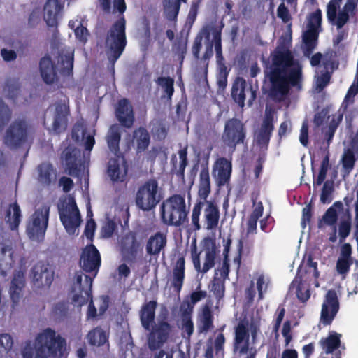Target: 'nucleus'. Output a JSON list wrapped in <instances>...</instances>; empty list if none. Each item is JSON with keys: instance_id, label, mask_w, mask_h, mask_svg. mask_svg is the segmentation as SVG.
<instances>
[{"instance_id": "obj_16", "label": "nucleus", "mask_w": 358, "mask_h": 358, "mask_svg": "<svg viewBox=\"0 0 358 358\" xmlns=\"http://www.w3.org/2000/svg\"><path fill=\"white\" fill-rule=\"evenodd\" d=\"M274 130V111L266 109L265 116L255 136L256 144L261 148H267Z\"/></svg>"}, {"instance_id": "obj_54", "label": "nucleus", "mask_w": 358, "mask_h": 358, "mask_svg": "<svg viewBox=\"0 0 358 358\" xmlns=\"http://www.w3.org/2000/svg\"><path fill=\"white\" fill-rule=\"evenodd\" d=\"M341 0H331L327 4V17L329 22L334 24Z\"/></svg>"}, {"instance_id": "obj_19", "label": "nucleus", "mask_w": 358, "mask_h": 358, "mask_svg": "<svg viewBox=\"0 0 358 358\" xmlns=\"http://www.w3.org/2000/svg\"><path fill=\"white\" fill-rule=\"evenodd\" d=\"M37 181L44 188L49 189L55 185L57 180V169L50 162H44L38 165Z\"/></svg>"}, {"instance_id": "obj_21", "label": "nucleus", "mask_w": 358, "mask_h": 358, "mask_svg": "<svg viewBox=\"0 0 358 358\" xmlns=\"http://www.w3.org/2000/svg\"><path fill=\"white\" fill-rule=\"evenodd\" d=\"M69 107L65 103H57L52 129L54 133L59 134L64 132L68 126Z\"/></svg>"}, {"instance_id": "obj_51", "label": "nucleus", "mask_w": 358, "mask_h": 358, "mask_svg": "<svg viewBox=\"0 0 358 358\" xmlns=\"http://www.w3.org/2000/svg\"><path fill=\"white\" fill-rule=\"evenodd\" d=\"M329 152H327L321 162L319 173L317 175L316 180L314 181V185L320 186L324 182L329 169Z\"/></svg>"}, {"instance_id": "obj_44", "label": "nucleus", "mask_w": 358, "mask_h": 358, "mask_svg": "<svg viewBox=\"0 0 358 358\" xmlns=\"http://www.w3.org/2000/svg\"><path fill=\"white\" fill-rule=\"evenodd\" d=\"M356 159L355 154L352 148H348L344 150L341 163L345 174L348 175L352 171Z\"/></svg>"}, {"instance_id": "obj_30", "label": "nucleus", "mask_w": 358, "mask_h": 358, "mask_svg": "<svg viewBox=\"0 0 358 358\" xmlns=\"http://www.w3.org/2000/svg\"><path fill=\"white\" fill-rule=\"evenodd\" d=\"M341 334L336 333L335 331L329 332V335L326 338H322L319 343L323 350V351L326 354H332V358L334 357V355L340 352V350H337L341 346Z\"/></svg>"}, {"instance_id": "obj_18", "label": "nucleus", "mask_w": 358, "mask_h": 358, "mask_svg": "<svg viewBox=\"0 0 358 358\" xmlns=\"http://www.w3.org/2000/svg\"><path fill=\"white\" fill-rule=\"evenodd\" d=\"M128 164L123 155H115L109 159L107 173L113 182H123L128 173Z\"/></svg>"}, {"instance_id": "obj_26", "label": "nucleus", "mask_w": 358, "mask_h": 358, "mask_svg": "<svg viewBox=\"0 0 358 358\" xmlns=\"http://www.w3.org/2000/svg\"><path fill=\"white\" fill-rule=\"evenodd\" d=\"M188 146L186 145L183 148L178 150L179 164H177V158L176 155H173L171 158V173L175 174L179 179L185 180V171L188 164L187 152Z\"/></svg>"}, {"instance_id": "obj_5", "label": "nucleus", "mask_w": 358, "mask_h": 358, "mask_svg": "<svg viewBox=\"0 0 358 358\" xmlns=\"http://www.w3.org/2000/svg\"><path fill=\"white\" fill-rule=\"evenodd\" d=\"M106 53L109 62L114 65L127 45L126 20L124 17L116 20L106 37Z\"/></svg>"}, {"instance_id": "obj_57", "label": "nucleus", "mask_w": 358, "mask_h": 358, "mask_svg": "<svg viewBox=\"0 0 358 358\" xmlns=\"http://www.w3.org/2000/svg\"><path fill=\"white\" fill-rule=\"evenodd\" d=\"M11 117V111L8 106L0 99V129L8 122Z\"/></svg>"}, {"instance_id": "obj_58", "label": "nucleus", "mask_w": 358, "mask_h": 358, "mask_svg": "<svg viewBox=\"0 0 358 358\" xmlns=\"http://www.w3.org/2000/svg\"><path fill=\"white\" fill-rule=\"evenodd\" d=\"M358 94V81L357 80V83H353L351 86L348 90V92L345 94L344 100L343 101L342 106H345V108H347L348 104H352L354 103V97Z\"/></svg>"}, {"instance_id": "obj_61", "label": "nucleus", "mask_w": 358, "mask_h": 358, "mask_svg": "<svg viewBox=\"0 0 358 358\" xmlns=\"http://www.w3.org/2000/svg\"><path fill=\"white\" fill-rule=\"evenodd\" d=\"M285 1H282L278 7L277 16L284 23H287L292 20V16L288 8L285 6Z\"/></svg>"}, {"instance_id": "obj_36", "label": "nucleus", "mask_w": 358, "mask_h": 358, "mask_svg": "<svg viewBox=\"0 0 358 358\" xmlns=\"http://www.w3.org/2000/svg\"><path fill=\"white\" fill-rule=\"evenodd\" d=\"M133 140L136 145L138 153L146 150L150 143V135L146 128L140 127L133 132Z\"/></svg>"}, {"instance_id": "obj_25", "label": "nucleus", "mask_w": 358, "mask_h": 358, "mask_svg": "<svg viewBox=\"0 0 358 358\" xmlns=\"http://www.w3.org/2000/svg\"><path fill=\"white\" fill-rule=\"evenodd\" d=\"M249 338L248 329L244 324L239 323L235 329L234 346L236 350H238L241 355L248 352L250 346Z\"/></svg>"}, {"instance_id": "obj_2", "label": "nucleus", "mask_w": 358, "mask_h": 358, "mask_svg": "<svg viewBox=\"0 0 358 358\" xmlns=\"http://www.w3.org/2000/svg\"><path fill=\"white\" fill-rule=\"evenodd\" d=\"M156 301L145 302L139 311L141 326L148 331L147 345L150 351L161 349L173 336L175 327L168 319L169 312L166 308L155 320Z\"/></svg>"}, {"instance_id": "obj_17", "label": "nucleus", "mask_w": 358, "mask_h": 358, "mask_svg": "<svg viewBox=\"0 0 358 358\" xmlns=\"http://www.w3.org/2000/svg\"><path fill=\"white\" fill-rule=\"evenodd\" d=\"M212 173L215 178L218 187H221L228 185L232 173L231 159L224 157L217 158L213 166Z\"/></svg>"}, {"instance_id": "obj_47", "label": "nucleus", "mask_w": 358, "mask_h": 358, "mask_svg": "<svg viewBox=\"0 0 358 358\" xmlns=\"http://www.w3.org/2000/svg\"><path fill=\"white\" fill-rule=\"evenodd\" d=\"M204 205L205 203L202 201H197L194 205L191 215L192 225L194 231H199L201 229L200 216Z\"/></svg>"}, {"instance_id": "obj_56", "label": "nucleus", "mask_w": 358, "mask_h": 358, "mask_svg": "<svg viewBox=\"0 0 358 358\" xmlns=\"http://www.w3.org/2000/svg\"><path fill=\"white\" fill-rule=\"evenodd\" d=\"M76 38L82 44H85L87 41L90 32L88 29L79 22V25L74 29Z\"/></svg>"}, {"instance_id": "obj_59", "label": "nucleus", "mask_w": 358, "mask_h": 358, "mask_svg": "<svg viewBox=\"0 0 358 358\" xmlns=\"http://www.w3.org/2000/svg\"><path fill=\"white\" fill-rule=\"evenodd\" d=\"M322 22V12L320 9L316 10L315 12L310 15L308 23V28H313L318 30L320 27Z\"/></svg>"}, {"instance_id": "obj_1", "label": "nucleus", "mask_w": 358, "mask_h": 358, "mask_svg": "<svg viewBox=\"0 0 358 358\" xmlns=\"http://www.w3.org/2000/svg\"><path fill=\"white\" fill-rule=\"evenodd\" d=\"M265 78L270 83L269 97L278 102L285 101L292 87L301 89L303 82L302 66L289 49L277 48Z\"/></svg>"}, {"instance_id": "obj_64", "label": "nucleus", "mask_w": 358, "mask_h": 358, "mask_svg": "<svg viewBox=\"0 0 358 358\" xmlns=\"http://www.w3.org/2000/svg\"><path fill=\"white\" fill-rule=\"evenodd\" d=\"M338 215L335 208L330 207L323 216L324 221L328 225H334L337 221Z\"/></svg>"}, {"instance_id": "obj_11", "label": "nucleus", "mask_w": 358, "mask_h": 358, "mask_svg": "<svg viewBox=\"0 0 358 358\" xmlns=\"http://www.w3.org/2000/svg\"><path fill=\"white\" fill-rule=\"evenodd\" d=\"M246 92L249 93L248 104L250 106L257 98V90L252 85H248L243 77H236L232 84L231 95L234 101L241 108L245 106Z\"/></svg>"}, {"instance_id": "obj_22", "label": "nucleus", "mask_w": 358, "mask_h": 358, "mask_svg": "<svg viewBox=\"0 0 358 358\" xmlns=\"http://www.w3.org/2000/svg\"><path fill=\"white\" fill-rule=\"evenodd\" d=\"M203 201L205 203L203 207L205 228L207 230L215 229L220 217L219 207L214 201L203 199Z\"/></svg>"}, {"instance_id": "obj_27", "label": "nucleus", "mask_w": 358, "mask_h": 358, "mask_svg": "<svg viewBox=\"0 0 358 358\" xmlns=\"http://www.w3.org/2000/svg\"><path fill=\"white\" fill-rule=\"evenodd\" d=\"M63 8L58 0H47L44 6V20L50 27H57L58 15Z\"/></svg>"}, {"instance_id": "obj_13", "label": "nucleus", "mask_w": 358, "mask_h": 358, "mask_svg": "<svg viewBox=\"0 0 358 358\" xmlns=\"http://www.w3.org/2000/svg\"><path fill=\"white\" fill-rule=\"evenodd\" d=\"M340 308L339 301L334 289L327 291L320 313V322L323 326L331 325Z\"/></svg>"}, {"instance_id": "obj_8", "label": "nucleus", "mask_w": 358, "mask_h": 358, "mask_svg": "<svg viewBox=\"0 0 358 358\" xmlns=\"http://www.w3.org/2000/svg\"><path fill=\"white\" fill-rule=\"evenodd\" d=\"M158 188V182L154 178L148 180L140 186L135 196L137 207L143 211L155 208L161 200Z\"/></svg>"}, {"instance_id": "obj_52", "label": "nucleus", "mask_w": 358, "mask_h": 358, "mask_svg": "<svg viewBox=\"0 0 358 358\" xmlns=\"http://www.w3.org/2000/svg\"><path fill=\"white\" fill-rule=\"evenodd\" d=\"M13 340L8 334H0V358L3 354L8 353L13 348Z\"/></svg>"}, {"instance_id": "obj_43", "label": "nucleus", "mask_w": 358, "mask_h": 358, "mask_svg": "<svg viewBox=\"0 0 358 358\" xmlns=\"http://www.w3.org/2000/svg\"><path fill=\"white\" fill-rule=\"evenodd\" d=\"M319 36V30L308 28L303 34V42L306 51L310 53L315 48Z\"/></svg>"}, {"instance_id": "obj_35", "label": "nucleus", "mask_w": 358, "mask_h": 358, "mask_svg": "<svg viewBox=\"0 0 358 358\" xmlns=\"http://www.w3.org/2000/svg\"><path fill=\"white\" fill-rule=\"evenodd\" d=\"M22 213L20 206L17 202L9 205L6 212V222L11 231H18L21 222Z\"/></svg>"}, {"instance_id": "obj_15", "label": "nucleus", "mask_w": 358, "mask_h": 358, "mask_svg": "<svg viewBox=\"0 0 358 358\" xmlns=\"http://www.w3.org/2000/svg\"><path fill=\"white\" fill-rule=\"evenodd\" d=\"M274 130V111L266 109L265 116L255 136L256 144L261 148H267Z\"/></svg>"}, {"instance_id": "obj_49", "label": "nucleus", "mask_w": 358, "mask_h": 358, "mask_svg": "<svg viewBox=\"0 0 358 358\" xmlns=\"http://www.w3.org/2000/svg\"><path fill=\"white\" fill-rule=\"evenodd\" d=\"M351 215L349 210H348L346 219L341 220L338 225L340 243L344 242L346 238L350 235L351 231Z\"/></svg>"}, {"instance_id": "obj_39", "label": "nucleus", "mask_w": 358, "mask_h": 358, "mask_svg": "<svg viewBox=\"0 0 358 358\" xmlns=\"http://www.w3.org/2000/svg\"><path fill=\"white\" fill-rule=\"evenodd\" d=\"M65 166L67 173L69 176L77 177L80 173V163L76 155L71 151H67L64 154Z\"/></svg>"}, {"instance_id": "obj_34", "label": "nucleus", "mask_w": 358, "mask_h": 358, "mask_svg": "<svg viewBox=\"0 0 358 358\" xmlns=\"http://www.w3.org/2000/svg\"><path fill=\"white\" fill-rule=\"evenodd\" d=\"M210 193V178L208 160L201 164L199 173V194L203 199H206Z\"/></svg>"}, {"instance_id": "obj_38", "label": "nucleus", "mask_w": 358, "mask_h": 358, "mask_svg": "<svg viewBox=\"0 0 358 358\" xmlns=\"http://www.w3.org/2000/svg\"><path fill=\"white\" fill-rule=\"evenodd\" d=\"M254 205H255V207L250 215L246 224L248 234L257 233V221L262 216L264 213V206L262 201H259L257 203L254 201Z\"/></svg>"}, {"instance_id": "obj_55", "label": "nucleus", "mask_w": 358, "mask_h": 358, "mask_svg": "<svg viewBox=\"0 0 358 358\" xmlns=\"http://www.w3.org/2000/svg\"><path fill=\"white\" fill-rule=\"evenodd\" d=\"M334 191V182L330 180L324 182L321 195L320 201L322 203H329L331 201V194Z\"/></svg>"}, {"instance_id": "obj_24", "label": "nucleus", "mask_w": 358, "mask_h": 358, "mask_svg": "<svg viewBox=\"0 0 358 358\" xmlns=\"http://www.w3.org/2000/svg\"><path fill=\"white\" fill-rule=\"evenodd\" d=\"M40 73L43 80L48 85L57 80L56 66L49 55L42 57L39 62Z\"/></svg>"}, {"instance_id": "obj_48", "label": "nucleus", "mask_w": 358, "mask_h": 358, "mask_svg": "<svg viewBox=\"0 0 358 358\" xmlns=\"http://www.w3.org/2000/svg\"><path fill=\"white\" fill-rule=\"evenodd\" d=\"M156 83L162 87L167 98L171 99L174 93V79L169 76H160L155 80Z\"/></svg>"}, {"instance_id": "obj_33", "label": "nucleus", "mask_w": 358, "mask_h": 358, "mask_svg": "<svg viewBox=\"0 0 358 358\" xmlns=\"http://www.w3.org/2000/svg\"><path fill=\"white\" fill-rule=\"evenodd\" d=\"M121 245L123 252L131 258H135L140 246L137 241L136 234L134 231H129L122 238Z\"/></svg>"}, {"instance_id": "obj_31", "label": "nucleus", "mask_w": 358, "mask_h": 358, "mask_svg": "<svg viewBox=\"0 0 358 358\" xmlns=\"http://www.w3.org/2000/svg\"><path fill=\"white\" fill-rule=\"evenodd\" d=\"M121 132L120 127L114 124L110 127L106 137L108 148L115 155H122L120 151Z\"/></svg>"}, {"instance_id": "obj_9", "label": "nucleus", "mask_w": 358, "mask_h": 358, "mask_svg": "<svg viewBox=\"0 0 358 358\" xmlns=\"http://www.w3.org/2000/svg\"><path fill=\"white\" fill-rule=\"evenodd\" d=\"M50 206L44 204L36 209L31 215V221L27 226V231L29 238L32 240L41 241L48 227L49 220Z\"/></svg>"}, {"instance_id": "obj_41", "label": "nucleus", "mask_w": 358, "mask_h": 358, "mask_svg": "<svg viewBox=\"0 0 358 358\" xmlns=\"http://www.w3.org/2000/svg\"><path fill=\"white\" fill-rule=\"evenodd\" d=\"M58 64L59 66V73L62 76H72L73 68V52H70L66 55H59Z\"/></svg>"}, {"instance_id": "obj_14", "label": "nucleus", "mask_w": 358, "mask_h": 358, "mask_svg": "<svg viewBox=\"0 0 358 358\" xmlns=\"http://www.w3.org/2000/svg\"><path fill=\"white\" fill-rule=\"evenodd\" d=\"M33 285L36 288H49L54 280L55 272L48 263L38 262L31 270Z\"/></svg>"}, {"instance_id": "obj_60", "label": "nucleus", "mask_w": 358, "mask_h": 358, "mask_svg": "<svg viewBox=\"0 0 358 358\" xmlns=\"http://www.w3.org/2000/svg\"><path fill=\"white\" fill-rule=\"evenodd\" d=\"M352 264V259L338 258L336 262L337 272L341 275H346L349 272Z\"/></svg>"}, {"instance_id": "obj_6", "label": "nucleus", "mask_w": 358, "mask_h": 358, "mask_svg": "<svg viewBox=\"0 0 358 358\" xmlns=\"http://www.w3.org/2000/svg\"><path fill=\"white\" fill-rule=\"evenodd\" d=\"M31 132V126L25 119H17L6 129L4 143L11 149L20 148L28 142Z\"/></svg>"}, {"instance_id": "obj_53", "label": "nucleus", "mask_w": 358, "mask_h": 358, "mask_svg": "<svg viewBox=\"0 0 358 358\" xmlns=\"http://www.w3.org/2000/svg\"><path fill=\"white\" fill-rule=\"evenodd\" d=\"M215 249L214 247L207 248L206 251L205 262L201 272L205 273L212 268L215 265Z\"/></svg>"}, {"instance_id": "obj_4", "label": "nucleus", "mask_w": 358, "mask_h": 358, "mask_svg": "<svg viewBox=\"0 0 358 358\" xmlns=\"http://www.w3.org/2000/svg\"><path fill=\"white\" fill-rule=\"evenodd\" d=\"M162 222L169 226L180 227L188 222L185 197L173 194L164 201L160 207Z\"/></svg>"}, {"instance_id": "obj_63", "label": "nucleus", "mask_w": 358, "mask_h": 358, "mask_svg": "<svg viewBox=\"0 0 358 358\" xmlns=\"http://www.w3.org/2000/svg\"><path fill=\"white\" fill-rule=\"evenodd\" d=\"M282 335L285 338V346H287L292 340V324L289 320H286L283 323Z\"/></svg>"}, {"instance_id": "obj_62", "label": "nucleus", "mask_w": 358, "mask_h": 358, "mask_svg": "<svg viewBox=\"0 0 358 358\" xmlns=\"http://www.w3.org/2000/svg\"><path fill=\"white\" fill-rule=\"evenodd\" d=\"M296 296L301 302L306 303L310 297L309 288L305 287L303 283L299 282L296 287Z\"/></svg>"}, {"instance_id": "obj_40", "label": "nucleus", "mask_w": 358, "mask_h": 358, "mask_svg": "<svg viewBox=\"0 0 358 358\" xmlns=\"http://www.w3.org/2000/svg\"><path fill=\"white\" fill-rule=\"evenodd\" d=\"M224 27V24L221 22L220 25L217 27L213 29V46L215 47L217 62L220 64L224 60L222 48V31Z\"/></svg>"}, {"instance_id": "obj_12", "label": "nucleus", "mask_w": 358, "mask_h": 358, "mask_svg": "<svg viewBox=\"0 0 358 358\" xmlns=\"http://www.w3.org/2000/svg\"><path fill=\"white\" fill-rule=\"evenodd\" d=\"M101 255L93 244L86 245L82 250L79 265L85 273H91L96 277L101 266Z\"/></svg>"}, {"instance_id": "obj_37", "label": "nucleus", "mask_w": 358, "mask_h": 358, "mask_svg": "<svg viewBox=\"0 0 358 358\" xmlns=\"http://www.w3.org/2000/svg\"><path fill=\"white\" fill-rule=\"evenodd\" d=\"M187 3V0H163V6L166 17L169 21H176L182 3Z\"/></svg>"}, {"instance_id": "obj_45", "label": "nucleus", "mask_w": 358, "mask_h": 358, "mask_svg": "<svg viewBox=\"0 0 358 358\" xmlns=\"http://www.w3.org/2000/svg\"><path fill=\"white\" fill-rule=\"evenodd\" d=\"M95 277L92 275L90 276L89 275H85V283L82 284L83 281V273L81 272L76 273V284L78 285L80 293H84L87 297H92V287L93 280Z\"/></svg>"}, {"instance_id": "obj_42", "label": "nucleus", "mask_w": 358, "mask_h": 358, "mask_svg": "<svg viewBox=\"0 0 358 358\" xmlns=\"http://www.w3.org/2000/svg\"><path fill=\"white\" fill-rule=\"evenodd\" d=\"M87 337L89 343L94 346H102L108 339V335L100 327L90 331Z\"/></svg>"}, {"instance_id": "obj_29", "label": "nucleus", "mask_w": 358, "mask_h": 358, "mask_svg": "<svg viewBox=\"0 0 358 358\" xmlns=\"http://www.w3.org/2000/svg\"><path fill=\"white\" fill-rule=\"evenodd\" d=\"M24 285L25 277L24 272L22 271H16L14 273L9 289L10 299L13 303L17 304L19 302Z\"/></svg>"}, {"instance_id": "obj_32", "label": "nucleus", "mask_w": 358, "mask_h": 358, "mask_svg": "<svg viewBox=\"0 0 358 358\" xmlns=\"http://www.w3.org/2000/svg\"><path fill=\"white\" fill-rule=\"evenodd\" d=\"M185 270V260L184 257H180L177 259L173 268V280L171 285L173 289L180 292L184 282Z\"/></svg>"}, {"instance_id": "obj_23", "label": "nucleus", "mask_w": 358, "mask_h": 358, "mask_svg": "<svg viewBox=\"0 0 358 358\" xmlns=\"http://www.w3.org/2000/svg\"><path fill=\"white\" fill-rule=\"evenodd\" d=\"M167 245L166 234L157 231L151 235L145 245L146 253L150 256L158 257L161 251L164 250Z\"/></svg>"}, {"instance_id": "obj_3", "label": "nucleus", "mask_w": 358, "mask_h": 358, "mask_svg": "<svg viewBox=\"0 0 358 358\" xmlns=\"http://www.w3.org/2000/svg\"><path fill=\"white\" fill-rule=\"evenodd\" d=\"M66 341L55 330L47 328L39 334L35 340V358L60 357L63 355ZM23 358H33L31 342L27 341L22 350Z\"/></svg>"}, {"instance_id": "obj_20", "label": "nucleus", "mask_w": 358, "mask_h": 358, "mask_svg": "<svg viewBox=\"0 0 358 358\" xmlns=\"http://www.w3.org/2000/svg\"><path fill=\"white\" fill-rule=\"evenodd\" d=\"M115 115L122 127L129 129L133 126L135 121L134 110L127 99L118 101Z\"/></svg>"}, {"instance_id": "obj_28", "label": "nucleus", "mask_w": 358, "mask_h": 358, "mask_svg": "<svg viewBox=\"0 0 358 358\" xmlns=\"http://www.w3.org/2000/svg\"><path fill=\"white\" fill-rule=\"evenodd\" d=\"M214 316L209 305H204L197 316V329L199 333H206L213 328Z\"/></svg>"}, {"instance_id": "obj_46", "label": "nucleus", "mask_w": 358, "mask_h": 358, "mask_svg": "<svg viewBox=\"0 0 358 358\" xmlns=\"http://www.w3.org/2000/svg\"><path fill=\"white\" fill-rule=\"evenodd\" d=\"M20 86L18 79L10 78L6 80L3 86V92L7 98L15 101L20 93Z\"/></svg>"}, {"instance_id": "obj_7", "label": "nucleus", "mask_w": 358, "mask_h": 358, "mask_svg": "<svg viewBox=\"0 0 358 358\" xmlns=\"http://www.w3.org/2000/svg\"><path fill=\"white\" fill-rule=\"evenodd\" d=\"M247 127L240 119L232 117L225 122L222 141L226 145L235 149L238 145H247Z\"/></svg>"}, {"instance_id": "obj_10", "label": "nucleus", "mask_w": 358, "mask_h": 358, "mask_svg": "<svg viewBox=\"0 0 358 358\" xmlns=\"http://www.w3.org/2000/svg\"><path fill=\"white\" fill-rule=\"evenodd\" d=\"M59 219L64 229L69 234H73L81 223L79 209L73 198H70L68 203L58 207Z\"/></svg>"}, {"instance_id": "obj_50", "label": "nucleus", "mask_w": 358, "mask_h": 358, "mask_svg": "<svg viewBox=\"0 0 358 358\" xmlns=\"http://www.w3.org/2000/svg\"><path fill=\"white\" fill-rule=\"evenodd\" d=\"M217 272L215 271V275L214 276L211 282V292H213L214 296L218 300L222 299L224 296V280H222L221 278L217 277Z\"/></svg>"}]
</instances>
